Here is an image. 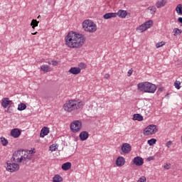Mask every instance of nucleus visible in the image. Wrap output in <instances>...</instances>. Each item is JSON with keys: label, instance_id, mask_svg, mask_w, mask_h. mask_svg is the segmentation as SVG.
Instances as JSON below:
<instances>
[{"label": "nucleus", "instance_id": "19", "mask_svg": "<svg viewBox=\"0 0 182 182\" xmlns=\"http://www.w3.org/2000/svg\"><path fill=\"white\" fill-rule=\"evenodd\" d=\"M167 4V1L165 0H161L156 3V8H163L166 4Z\"/></svg>", "mask_w": 182, "mask_h": 182}, {"label": "nucleus", "instance_id": "11", "mask_svg": "<svg viewBox=\"0 0 182 182\" xmlns=\"http://www.w3.org/2000/svg\"><path fill=\"white\" fill-rule=\"evenodd\" d=\"M21 130L18 128L13 129L11 131V136L14 139H18V137L21 136Z\"/></svg>", "mask_w": 182, "mask_h": 182}, {"label": "nucleus", "instance_id": "16", "mask_svg": "<svg viewBox=\"0 0 182 182\" xmlns=\"http://www.w3.org/2000/svg\"><path fill=\"white\" fill-rule=\"evenodd\" d=\"M124 163H126V161L122 156H119L117 159L116 164L117 166H118V167H122V166H124Z\"/></svg>", "mask_w": 182, "mask_h": 182}, {"label": "nucleus", "instance_id": "4", "mask_svg": "<svg viewBox=\"0 0 182 182\" xmlns=\"http://www.w3.org/2000/svg\"><path fill=\"white\" fill-rule=\"evenodd\" d=\"M82 28L85 32H89L90 33H94V32L97 31V26L90 20L84 21L82 22Z\"/></svg>", "mask_w": 182, "mask_h": 182}, {"label": "nucleus", "instance_id": "25", "mask_svg": "<svg viewBox=\"0 0 182 182\" xmlns=\"http://www.w3.org/2000/svg\"><path fill=\"white\" fill-rule=\"evenodd\" d=\"M53 182H60V181H63V178H62V176H60V175H55V176L53 178Z\"/></svg>", "mask_w": 182, "mask_h": 182}, {"label": "nucleus", "instance_id": "39", "mask_svg": "<svg viewBox=\"0 0 182 182\" xmlns=\"http://www.w3.org/2000/svg\"><path fill=\"white\" fill-rule=\"evenodd\" d=\"M171 144H173V141H168V142L166 143V146L168 149H170V146H171Z\"/></svg>", "mask_w": 182, "mask_h": 182}, {"label": "nucleus", "instance_id": "21", "mask_svg": "<svg viewBox=\"0 0 182 182\" xmlns=\"http://www.w3.org/2000/svg\"><path fill=\"white\" fill-rule=\"evenodd\" d=\"M133 120H137L138 122H142L143 120V117L141 114H134L133 115V118H132Z\"/></svg>", "mask_w": 182, "mask_h": 182}, {"label": "nucleus", "instance_id": "17", "mask_svg": "<svg viewBox=\"0 0 182 182\" xmlns=\"http://www.w3.org/2000/svg\"><path fill=\"white\" fill-rule=\"evenodd\" d=\"M69 73H71L72 75H79L80 73V68L77 67H72L69 70Z\"/></svg>", "mask_w": 182, "mask_h": 182}, {"label": "nucleus", "instance_id": "32", "mask_svg": "<svg viewBox=\"0 0 182 182\" xmlns=\"http://www.w3.org/2000/svg\"><path fill=\"white\" fill-rule=\"evenodd\" d=\"M138 31H140V32L143 33L146 30V26L143 23L142 25L139 26V27L137 28Z\"/></svg>", "mask_w": 182, "mask_h": 182}, {"label": "nucleus", "instance_id": "45", "mask_svg": "<svg viewBox=\"0 0 182 182\" xmlns=\"http://www.w3.org/2000/svg\"><path fill=\"white\" fill-rule=\"evenodd\" d=\"M178 22H179V23H181V26H182V17H179L178 18Z\"/></svg>", "mask_w": 182, "mask_h": 182}, {"label": "nucleus", "instance_id": "33", "mask_svg": "<svg viewBox=\"0 0 182 182\" xmlns=\"http://www.w3.org/2000/svg\"><path fill=\"white\" fill-rule=\"evenodd\" d=\"M156 141H157V139L152 138L148 140L147 143L149 146H153L154 144H156Z\"/></svg>", "mask_w": 182, "mask_h": 182}, {"label": "nucleus", "instance_id": "43", "mask_svg": "<svg viewBox=\"0 0 182 182\" xmlns=\"http://www.w3.org/2000/svg\"><path fill=\"white\" fill-rule=\"evenodd\" d=\"M133 75V69L129 70L127 76H132Z\"/></svg>", "mask_w": 182, "mask_h": 182}, {"label": "nucleus", "instance_id": "10", "mask_svg": "<svg viewBox=\"0 0 182 182\" xmlns=\"http://www.w3.org/2000/svg\"><path fill=\"white\" fill-rule=\"evenodd\" d=\"M133 163L134 164H135V166H143V164H144V160L143 159V158L140 157V156H136L134 159H133Z\"/></svg>", "mask_w": 182, "mask_h": 182}, {"label": "nucleus", "instance_id": "40", "mask_svg": "<svg viewBox=\"0 0 182 182\" xmlns=\"http://www.w3.org/2000/svg\"><path fill=\"white\" fill-rule=\"evenodd\" d=\"M170 166H171V164H166L164 166V168H165L166 170H170Z\"/></svg>", "mask_w": 182, "mask_h": 182}, {"label": "nucleus", "instance_id": "14", "mask_svg": "<svg viewBox=\"0 0 182 182\" xmlns=\"http://www.w3.org/2000/svg\"><path fill=\"white\" fill-rule=\"evenodd\" d=\"M116 16H119V18H124L127 16V11L126 10H119L117 13H115Z\"/></svg>", "mask_w": 182, "mask_h": 182}, {"label": "nucleus", "instance_id": "38", "mask_svg": "<svg viewBox=\"0 0 182 182\" xmlns=\"http://www.w3.org/2000/svg\"><path fill=\"white\" fill-rule=\"evenodd\" d=\"M79 66H80V68H81V69H86V64L85 63H80Z\"/></svg>", "mask_w": 182, "mask_h": 182}, {"label": "nucleus", "instance_id": "7", "mask_svg": "<svg viewBox=\"0 0 182 182\" xmlns=\"http://www.w3.org/2000/svg\"><path fill=\"white\" fill-rule=\"evenodd\" d=\"M6 168L9 173H15L19 170V165L15 163L11 164V161H9L6 162Z\"/></svg>", "mask_w": 182, "mask_h": 182}, {"label": "nucleus", "instance_id": "34", "mask_svg": "<svg viewBox=\"0 0 182 182\" xmlns=\"http://www.w3.org/2000/svg\"><path fill=\"white\" fill-rule=\"evenodd\" d=\"M181 82L180 81H175L174 82V86L176 87V89H177L178 90L181 89Z\"/></svg>", "mask_w": 182, "mask_h": 182}, {"label": "nucleus", "instance_id": "29", "mask_svg": "<svg viewBox=\"0 0 182 182\" xmlns=\"http://www.w3.org/2000/svg\"><path fill=\"white\" fill-rule=\"evenodd\" d=\"M17 109L19 110V112H22V110H25V109H26V105L21 102L18 105Z\"/></svg>", "mask_w": 182, "mask_h": 182}, {"label": "nucleus", "instance_id": "27", "mask_svg": "<svg viewBox=\"0 0 182 182\" xmlns=\"http://www.w3.org/2000/svg\"><path fill=\"white\" fill-rule=\"evenodd\" d=\"M144 24L145 26V28H146V30H147L153 26V21L149 20V21L145 22Z\"/></svg>", "mask_w": 182, "mask_h": 182}, {"label": "nucleus", "instance_id": "26", "mask_svg": "<svg viewBox=\"0 0 182 182\" xmlns=\"http://www.w3.org/2000/svg\"><path fill=\"white\" fill-rule=\"evenodd\" d=\"M38 25H39V21H38L36 19H33L31 21V26H32L33 29H35Z\"/></svg>", "mask_w": 182, "mask_h": 182}, {"label": "nucleus", "instance_id": "51", "mask_svg": "<svg viewBox=\"0 0 182 182\" xmlns=\"http://www.w3.org/2000/svg\"><path fill=\"white\" fill-rule=\"evenodd\" d=\"M39 18H41V16H38V19H39Z\"/></svg>", "mask_w": 182, "mask_h": 182}, {"label": "nucleus", "instance_id": "24", "mask_svg": "<svg viewBox=\"0 0 182 182\" xmlns=\"http://www.w3.org/2000/svg\"><path fill=\"white\" fill-rule=\"evenodd\" d=\"M147 11H149L151 15H154L157 11V9L156 8V6H152L148 7Z\"/></svg>", "mask_w": 182, "mask_h": 182}, {"label": "nucleus", "instance_id": "3", "mask_svg": "<svg viewBox=\"0 0 182 182\" xmlns=\"http://www.w3.org/2000/svg\"><path fill=\"white\" fill-rule=\"evenodd\" d=\"M138 90L145 93H154L157 90L156 85L149 82H141L137 85Z\"/></svg>", "mask_w": 182, "mask_h": 182}, {"label": "nucleus", "instance_id": "5", "mask_svg": "<svg viewBox=\"0 0 182 182\" xmlns=\"http://www.w3.org/2000/svg\"><path fill=\"white\" fill-rule=\"evenodd\" d=\"M159 132L157 126L155 124L149 125L144 130V136H151V134H156V132Z\"/></svg>", "mask_w": 182, "mask_h": 182}, {"label": "nucleus", "instance_id": "13", "mask_svg": "<svg viewBox=\"0 0 182 182\" xmlns=\"http://www.w3.org/2000/svg\"><path fill=\"white\" fill-rule=\"evenodd\" d=\"M49 134V127H44L42 128L41 133H40V137L43 138L45 136H48Z\"/></svg>", "mask_w": 182, "mask_h": 182}, {"label": "nucleus", "instance_id": "2", "mask_svg": "<svg viewBox=\"0 0 182 182\" xmlns=\"http://www.w3.org/2000/svg\"><path fill=\"white\" fill-rule=\"evenodd\" d=\"M63 107L67 113H72V112H75V110L82 109V107H83V102L79 100H70L66 101Z\"/></svg>", "mask_w": 182, "mask_h": 182}, {"label": "nucleus", "instance_id": "47", "mask_svg": "<svg viewBox=\"0 0 182 182\" xmlns=\"http://www.w3.org/2000/svg\"><path fill=\"white\" fill-rule=\"evenodd\" d=\"M151 160H154V158L153 156H150L148 158V161H150Z\"/></svg>", "mask_w": 182, "mask_h": 182}, {"label": "nucleus", "instance_id": "49", "mask_svg": "<svg viewBox=\"0 0 182 182\" xmlns=\"http://www.w3.org/2000/svg\"><path fill=\"white\" fill-rule=\"evenodd\" d=\"M47 63H48V65H52V61H47Z\"/></svg>", "mask_w": 182, "mask_h": 182}, {"label": "nucleus", "instance_id": "46", "mask_svg": "<svg viewBox=\"0 0 182 182\" xmlns=\"http://www.w3.org/2000/svg\"><path fill=\"white\" fill-rule=\"evenodd\" d=\"M109 77H110V75H109V74H105V79H109Z\"/></svg>", "mask_w": 182, "mask_h": 182}, {"label": "nucleus", "instance_id": "15", "mask_svg": "<svg viewBox=\"0 0 182 182\" xmlns=\"http://www.w3.org/2000/svg\"><path fill=\"white\" fill-rule=\"evenodd\" d=\"M79 136L82 141H85V140H87V139H89V132L83 131L80 132Z\"/></svg>", "mask_w": 182, "mask_h": 182}, {"label": "nucleus", "instance_id": "1", "mask_svg": "<svg viewBox=\"0 0 182 182\" xmlns=\"http://www.w3.org/2000/svg\"><path fill=\"white\" fill-rule=\"evenodd\" d=\"M65 44L68 48H79L83 46V43L86 42V38L82 34L75 33L73 31L68 33L65 36Z\"/></svg>", "mask_w": 182, "mask_h": 182}, {"label": "nucleus", "instance_id": "28", "mask_svg": "<svg viewBox=\"0 0 182 182\" xmlns=\"http://www.w3.org/2000/svg\"><path fill=\"white\" fill-rule=\"evenodd\" d=\"M176 11L178 14V15H182V4H178Z\"/></svg>", "mask_w": 182, "mask_h": 182}, {"label": "nucleus", "instance_id": "36", "mask_svg": "<svg viewBox=\"0 0 182 182\" xmlns=\"http://www.w3.org/2000/svg\"><path fill=\"white\" fill-rule=\"evenodd\" d=\"M146 181H147V178H146V176H141L137 181V182H146Z\"/></svg>", "mask_w": 182, "mask_h": 182}, {"label": "nucleus", "instance_id": "23", "mask_svg": "<svg viewBox=\"0 0 182 182\" xmlns=\"http://www.w3.org/2000/svg\"><path fill=\"white\" fill-rule=\"evenodd\" d=\"M41 70H42V72H44V73H48V72H50V70H49V65H41Z\"/></svg>", "mask_w": 182, "mask_h": 182}, {"label": "nucleus", "instance_id": "9", "mask_svg": "<svg viewBox=\"0 0 182 182\" xmlns=\"http://www.w3.org/2000/svg\"><path fill=\"white\" fill-rule=\"evenodd\" d=\"M12 100H9V98L4 97L1 100V106L4 109H6L9 105H12Z\"/></svg>", "mask_w": 182, "mask_h": 182}, {"label": "nucleus", "instance_id": "18", "mask_svg": "<svg viewBox=\"0 0 182 182\" xmlns=\"http://www.w3.org/2000/svg\"><path fill=\"white\" fill-rule=\"evenodd\" d=\"M71 167L72 164L70 162H66L62 165L61 168L65 171H67V170H69Z\"/></svg>", "mask_w": 182, "mask_h": 182}, {"label": "nucleus", "instance_id": "20", "mask_svg": "<svg viewBox=\"0 0 182 182\" xmlns=\"http://www.w3.org/2000/svg\"><path fill=\"white\" fill-rule=\"evenodd\" d=\"M104 19H110V18H116V13H107L103 16Z\"/></svg>", "mask_w": 182, "mask_h": 182}, {"label": "nucleus", "instance_id": "6", "mask_svg": "<svg viewBox=\"0 0 182 182\" xmlns=\"http://www.w3.org/2000/svg\"><path fill=\"white\" fill-rule=\"evenodd\" d=\"M70 127L73 133H77L82 129V122L75 120L71 122Z\"/></svg>", "mask_w": 182, "mask_h": 182}, {"label": "nucleus", "instance_id": "44", "mask_svg": "<svg viewBox=\"0 0 182 182\" xmlns=\"http://www.w3.org/2000/svg\"><path fill=\"white\" fill-rule=\"evenodd\" d=\"M25 157L26 159H27V160L29 161V160H31V159H32V157L29 156V155H26L25 154Z\"/></svg>", "mask_w": 182, "mask_h": 182}, {"label": "nucleus", "instance_id": "50", "mask_svg": "<svg viewBox=\"0 0 182 182\" xmlns=\"http://www.w3.org/2000/svg\"><path fill=\"white\" fill-rule=\"evenodd\" d=\"M33 153V151L31 150L29 151V154H32Z\"/></svg>", "mask_w": 182, "mask_h": 182}, {"label": "nucleus", "instance_id": "30", "mask_svg": "<svg viewBox=\"0 0 182 182\" xmlns=\"http://www.w3.org/2000/svg\"><path fill=\"white\" fill-rule=\"evenodd\" d=\"M0 140L2 146H8V139H6L5 137H1Z\"/></svg>", "mask_w": 182, "mask_h": 182}, {"label": "nucleus", "instance_id": "35", "mask_svg": "<svg viewBox=\"0 0 182 182\" xmlns=\"http://www.w3.org/2000/svg\"><path fill=\"white\" fill-rule=\"evenodd\" d=\"M164 45H166V43L165 42H161V43H157L156 44V47L157 48H161V46H164Z\"/></svg>", "mask_w": 182, "mask_h": 182}, {"label": "nucleus", "instance_id": "42", "mask_svg": "<svg viewBox=\"0 0 182 182\" xmlns=\"http://www.w3.org/2000/svg\"><path fill=\"white\" fill-rule=\"evenodd\" d=\"M6 112H7V113H12V107H11V106L8 107Z\"/></svg>", "mask_w": 182, "mask_h": 182}, {"label": "nucleus", "instance_id": "22", "mask_svg": "<svg viewBox=\"0 0 182 182\" xmlns=\"http://www.w3.org/2000/svg\"><path fill=\"white\" fill-rule=\"evenodd\" d=\"M28 161L27 160V158H26L25 154H24L23 156V155L21 156L20 159L17 161V163L23 162V164H26L28 163Z\"/></svg>", "mask_w": 182, "mask_h": 182}, {"label": "nucleus", "instance_id": "31", "mask_svg": "<svg viewBox=\"0 0 182 182\" xmlns=\"http://www.w3.org/2000/svg\"><path fill=\"white\" fill-rule=\"evenodd\" d=\"M173 33V36H177V35H180L181 33H182V31L181 29L174 28Z\"/></svg>", "mask_w": 182, "mask_h": 182}, {"label": "nucleus", "instance_id": "48", "mask_svg": "<svg viewBox=\"0 0 182 182\" xmlns=\"http://www.w3.org/2000/svg\"><path fill=\"white\" fill-rule=\"evenodd\" d=\"M37 34H38V31L31 33V35H37Z\"/></svg>", "mask_w": 182, "mask_h": 182}, {"label": "nucleus", "instance_id": "8", "mask_svg": "<svg viewBox=\"0 0 182 182\" xmlns=\"http://www.w3.org/2000/svg\"><path fill=\"white\" fill-rule=\"evenodd\" d=\"M23 150L22 149H20V150H18L16 151H15L14 154H13V156L12 158L11 159V162H14V161H17L18 162V160H19V157H21V156H22L23 154Z\"/></svg>", "mask_w": 182, "mask_h": 182}, {"label": "nucleus", "instance_id": "12", "mask_svg": "<svg viewBox=\"0 0 182 182\" xmlns=\"http://www.w3.org/2000/svg\"><path fill=\"white\" fill-rule=\"evenodd\" d=\"M122 151H123V153H125V154H127L129 151H132V146H130V144L125 143L122 144Z\"/></svg>", "mask_w": 182, "mask_h": 182}, {"label": "nucleus", "instance_id": "37", "mask_svg": "<svg viewBox=\"0 0 182 182\" xmlns=\"http://www.w3.org/2000/svg\"><path fill=\"white\" fill-rule=\"evenodd\" d=\"M49 149L50 151H55V150H56V145L52 144L50 146Z\"/></svg>", "mask_w": 182, "mask_h": 182}, {"label": "nucleus", "instance_id": "41", "mask_svg": "<svg viewBox=\"0 0 182 182\" xmlns=\"http://www.w3.org/2000/svg\"><path fill=\"white\" fill-rule=\"evenodd\" d=\"M51 63L53 66H58V63H59V62H58L57 60H52Z\"/></svg>", "mask_w": 182, "mask_h": 182}]
</instances>
